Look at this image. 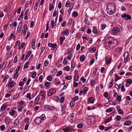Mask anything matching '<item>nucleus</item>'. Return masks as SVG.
Masks as SVG:
<instances>
[{"label": "nucleus", "mask_w": 132, "mask_h": 132, "mask_svg": "<svg viewBox=\"0 0 132 132\" xmlns=\"http://www.w3.org/2000/svg\"><path fill=\"white\" fill-rule=\"evenodd\" d=\"M70 1H69L68 0L66 3V4L65 5V7H68L70 5Z\"/></svg>", "instance_id": "nucleus-40"}, {"label": "nucleus", "mask_w": 132, "mask_h": 132, "mask_svg": "<svg viewBox=\"0 0 132 132\" xmlns=\"http://www.w3.org/2000/svg\"><path fill=\"white\" fill-rule=\"evenodd\" d=\"M75 67V63L74 62L73 64V61H72L71 62V69L72 68H73L72 69V70H73L74 69Z\"/></svg>", "instance_id": "nucleus-32"}, {"label": "nucleus", "mask_w": 132, "mask_h": 132, "mask_svg": "<svg viewBox=\"0 0 132 132\" xmlns=\"http://www.w3.org/2000/svg\"><path fill=\"white\" fill-rule=\"evenodd\" d=\"M64 97H62L60 98V102L61 103H62L64 101Z\"/></svg>", "instance_id": "nucleus-63"}, {"label": "nucleus", "mask_w": 132, "mask_h": 132, "mask_svg": "<svg viewBox=\"0 0 132 132\" xmlns=\"http://www.w3.org/2000/svg\"><path fill=\"white\" fill-rule=\"evenodd\" d=\"M123 56L124 61L123 62L125 64L127 62L129 61L130 60V55H129L128 52H126L125 53Z\"/></svg>", "instance_id": "nucleus-3"}, {"label": "nucleus", "mask_w": 132, "mask_h": 132, "mask_svg": "<svg viewBox=\"0 0 132 132\" xmlns=\"http://www.w3.org/2000/svg\"><path fill=\"white\" fill-rule=\"evenodd\" d=\"M121 17L122 18H124V19L126 20H130L131 19V16L130 15H128L126 13L121 15Z\"/></svg>", "instance_id": "nucleus-5"}, {"label": "nucleus", "mask_w": 132, "mask_h": 132, "mask_svg": "<svg viewBox=\"0 0 132 132\" xmlns=\"http://www.w3.org/2000/svg\"><path fill=\"white\" fill-rule=\"evenodd\" d=\"M107 13L110 15H112L115 13L116 12V8L114 3H109L108 5L106 10Z\"/></svg>", "instance_id": "nucleus-2"}, {"label": "nucleus", "mask_w": 132, "mask_h": 132, "mask_svg": "<svg viewBox=\"0 0 132 132\" xmlns=\"http://www.w3.org/2000/svg\"><path fill=\"white\" fill-rule=\"evenodd\" d=\"M29 64V62H27L25 63L24 66V68L25 69H27L28 68V65Z\"/></svg>", "instance_id": "nucleus-34"}, {"label": "nucleus", "mask_w": 132, "mask_h": 132, "mask_svg": "<svg viewBox=\"0 0 132 132\" xmlns=\"http://www.w3.org/2000/svg\"><path fill=\"white\" fill-rule=\"evenodd\" d=\"M106 45L109 46L111 48H114L117 46L118 42L117 40L112 37L109 38L105 42Z\"/></svg>", "instance_id": "nucleus-1"}, {"label": "nucleus", "mask_w": 132, "mask_h": 132, "mask_svg": "<svg viewBox=\"0 0 132 132\" xmlns=\"http://www.w3.org/2000/svg\"><path fill=\"white\" fill-rule=\"evenodd\" d=\"M31 52L30 51H28L26 54V55L29 57V56L31 54Z\"/></svg>", "instance_id": "nucleus-49"}, {"label": "nucleus", "mask_w": 132, "mask_h": 132, "mask_svg": "<svg viewBox=\"0 0 132 132\" xmlns=\"http://www.w3.org/2000/svg\"><path fill=\"white\" fill-rule=\"evenodd\" d=\"M54 8V6L52 4H50V7L49 8V10L50 11H51L52 9Z\"/></svg>", "instance_id": "nucleus-46"}, {"label": "nucleus", "mask_w": 132, "mask_h": 132, "mask_svg": "<svg viewBox=\"0 0 132 132\" xmlns=\"http://www.w3.org/2000/svg\"><path fill=\"white\" fill-rule=\"evenodd\" d=\"M113 80V79L112 81L109 84V87L110 88H111L112 86Z\"/></svg>", "instance_id": "nucleus-33"}, {"label": "nucleus", "mask_w": 132, "mask_h": 132, "mask_svg": "<svg viewBox=\"0 0 132 132\" xmlns=\"http://www.w3.org/2000/svg\"><path fill=\"white\" fill-rule=\"evenodd\" d=\"M36 73L35 72H34L31 76V77L32 78H34L36 76Z\"/></svg>", "instance_id": "nucleus-48"}, {"label": "nucleus", "mask_w": 132, "mask_h": 132, "mask_svg": "<svg viewBox=\"0 0 132 132\" xmlns=\"http://www.w3.org/2000/svg\"><path fill=\"white\" fill-rule=\"evenodd\" d=\"M65 39V37H61L60 38V44L61 45L63 44V42L64 40Z\"/></svg>", "instance_id": "nucleus-20"}, {"label": "nucleus", "mask_w": 132, "mask_h": 132, "mask_svg": "<svg viewBox=\"0 0 132 132\" xmlns=\"http://www.w3.org/2000/svg\"><path fill=\"white\" fill-rule=\"evenodd\" d=\"M38 2H37L35 4L34 8V9L35 11H36L37 10L38 7Z\"/></svg>", "instance_id": "nucleus-30"}, {"label": "nucleus", "mask_w": 132, "mask_h": 132, "mask_svg": "<svg viewBox=\"0 0 132 132\" xmlns=\"http://www.w3.org/2000/svg\"><path fill=\"white\" fill-rule=\"evenodd\" d=\"M55 22H54V20H52L51 21V27L52 28H53L55 27Z\"/></svg>", "instance_id": "nucleus-31"}, {"label": "nucleus", "mask_w": 132, "mask_h": 132, "mask_svg": "<svg viewBox=\"0 0 132 132\" xmlns=\"http://www.w3.org/2000/svg\"><path fill=\"white\" fill-rule=\"evenodd\" d=\"M56 91V90L55 89H51L48 92V96H50L53 94L55 93Z\"/></svg>", "instance_id": "nucleus-6"}, {"label": "nucleus", "mask_w": 132, "mask_h": 132, "mask_svg": "<svg viewBox=\"0 0 132 132\" xmlns=\"http://www.w3.org/2000/svg\"><path fill=\"white\" fill-rule=\"evenodd\" d=\"M9 38L8 39L9 40H11L13 38L14 39L15 37H14V32L11 33L9 36Z\"/></svg>", "instance_id": "nucleus-16"}, {"label": "nucleus", "mask_w": 132, "mask_h": 132, "mask_svg": "<svg viewBox=\"0 0 132 132\" xmlns=\"http://www.w3.org/2000/svg\"><path fill=\"white\" fill-rule=\"evenodd\" d=\"M34 121L35 123L37 125H39L42 122L39 117L36 118L34 120Z\"/></svg>", "instance_id": "nucleus-9"}, {"label": "nucleus", "mask_w": 132, "mask_h": 132, "mask_svg": "<svg viewBox=\"0 0 132 132\" xmlns=\"http://www.w3.org/2000/svg\"><path fill=\"white\" fill-rule=\"evenodd\" d=\"M15 85V83L13 80L12 81V82H10L8 84V87L12 88L14 85Z\"/></svg>", "instance_id": "nucleus-7"}, {"label": "nucleus", "mask_w": 132, "mask_h": 132, "mask_svg": "<svg viewBox=\"0 0 132 132\" xmlns=\"http://www.w3.org/2000/svg\"><path fill=\"white\" fill-rule=\"evenodd\" d=\"M122 50V48L121 47L119 48L116 49L115 50V52L116 54H118L120 51Z\"/></svg>", "instance_id": "nucleus-18"}, {"label": "nucleus", "mask_w": 132, "mask_h": 132, "mask_svg": "<svg viewBox=\"0 0 132 132\" xmlns=\"http://www.w3.org/2000/svg\"><path fill=\"white\" fill-rule=\"evenodd\" d=\"M19 123V120L18 119H16L14 123L15 125L17 126V125Z\"/></svg>", "instance_id": "nucleus-29"}, {"label": "nucleus", "mask_w": 132, "mask_h": 132, "mask_svg": "<svg viewBox=\"0 0 132 132\" xmlns=\"http://www.w3.org/2000/svg\"><path fill=\"white\" fill-rule=\"evenodd\" d=\"M120 31V29L117 27H114L112 29V33L113 35H116L118 34Z\"/></svg>", "instance_id": "nucleus-4"}, {"label": "nucleus", "mask_w": 132, "mask_h": 132, "mask_svg": "<svg viewBox=\"0 0 132 132\" xmlns=\"http://www.w3.org/2000/svg\"><path fill=\"white\" fill-rule=\"evenodd\" d=\"M80 80L82 81V82L83 83L85 82L86 81V79L83 77H81Z\"/></svg>", "instance_id": "nucleus-57"}, {"label": "nucleus", "mask_w": 132, "mask_h": 132, "mask_svg": "<svg viewBox=\"0 0 132 132\" xmlns=\"http://www.w3.org/2000/svg\"><path fill=\"white\" fill-rule=\"evenodd\" d=\"M64 70H66L68 71H69L70 69V67L69 66H67L65 67H64Z\"/></svg>", "instance_id": "nucleus-60"}, {"label": "nucleus", "mask_w": 132, "mask_h": 132, "mask_svg": "<svg viewBox=\"0 0 132 132\" xmlns=\"http://www.w3.org/2000/svg\"><path fill=\"white\" fill-rule=\"evenodd\" d=\"M65 78L66 80H70L72 79V77L71 76H68L65 77Z\"/></svg>", "instance_id": "nucleus-47"}, {"label": "nucleus", "mask_w": 132, "mask_h": 132, "mask_svg": "<svg viewBox=\"0 0 132 132\" xmlns=\"http://www.w3.org/2000/svg\"><path fill=\"white\" fill-rule=\"evenodd\" d=\"M5 121L7 124H9L11 121V119L9 117H7L6 118Z\"/></svg>", "instance_id": "nucleus-22"}, {"label": "nucleus", "mask_w": 132, "mask_h": 132, "mask_svg": "<svg viewBox=\"0 0 132 132\" xmlns=\"http://www.w3.org/2000/svg\"><path fill=\"white\" fill-rule=\"evenodd\" d=\"M121 90L122 92H124L125 90V89L123 85H122L121 87Z\"/></svg>", "instance_id": "nucleus-55"}, {"label": "nucleus", "mask_w": 132, "mask_h": 132, "mask_svg": "<svg viewBox=\"0 0 132 132\" xmlns=\"http://www.w3.org/2000/svg\"><path fill=\"white\" fill-rule=\"evenodd\" d=\"M85 59V57L84 55H82L80 56V60L81 62H83Z\"/></svg>", "instance_id": "nucleus-19"}, {"label": "nucleus", "mask_w": 132, "mask_h": 132, "mask_svg": "<svg viewBox=\"0 0 132 132\" xmlns=\"http://www.w3.org/2000/svg\"><path fill=\"white\" fill-rule=\"evenodd\" d=\"M57 119V117L54 116L52 118L51 120H52V122H54Z\"/></svg>", "instance_id": "nucleus-28"}, {"label": "nucleus", "mask_w": 132, "mask_h": 132, "mask_svg": "<svg viewBox=\"0 0 132 132\" xmlns=\"http://www.w3.org/2000/svg\"><path fill=\"white\" fill-rule=\"evenodd\" d=\"M95 61L94 59H93L90 62L89 65H91L94 63Z\"/></svg>", "instance_id": "nucleus-62"}, {"label": "nucleus", "mask_w": 132, "mask_h": 132, "mask_svg": "<svg viewBox=\"0 0 132 132\" xmlns=\"http://www.w3.org/2000/svg\"><path fill=\"white\" fill-rule=\"evenodd\" d=\"M63 130L64 131V132H69V131H73L71 129L69 128H64L63 129Z\"/></svg>", "instance_id": "nucleus-14"}, {"label": "nucleus", "mask_w": 132, "mask_h": 132, "mask_svg": "<svg viewBox=\"0 0 132 132\" xmlns=\"http://www.w3.org/2000/svg\"><path fill=\"white\" fill-rule=\"evenodd\" d=\"M31 94L30 93H28L27 95V98H29L30 99H31V97L30 96Z\"/></svg>", "instance_id": "nucleus-58"}, {"label": "nucleus", "mask_w": 132, "mask_h": 132, "mask_svg": "<svg viewBox=\"0 0 132 132\" xmlns=\"http://www.w3.org/2000/svg\"><path fill=\"white\" fill-rule=\"evenodd\" d=\"M15 113V111L14 109H12L10 110L9 112V114L12 116L14 115Z\"/></svg>", "instance_id": "nucleus-17"}, {"label": "nucleus", "mask_w": 132, "mask_h": 132, "mask_svg": "<svg viewBox=\"0 0 132 132\" xmlns=\"http://www.w3.org/2000/svg\"><path fill=\"white\" fill-rule=\"evenodd\" d=\"M106 24H101V29L102 30H104L106 27Z\"/></svg>", "instance_id": "nucleus-38"}, {"label": "nucleus", "mask_w": 132, "mask_h": 132, "mask_svg": "<svg viewBox=\"0 0 132 132\" xmlns=\"http://www.w3.org/2000/svg\"><path fill=\"white\" fill-rule=\"evenodd\" d=\"M92 32L95 34L97 33V29L95 27H93L92 29Z\"/></svg>", "instance_id": "nucleus-23"}, {"label": "nucleus", "mask_w": 132, "mask_h": 132, "mask_svg": "<svg viewBox=\"0 0 132 132\" xmlns=\"http://www.w3.org/2000/svg\"><path fill=\"white\" fill-rule=\"evenodd\" d=\"M20 94V93H18L17 95L16 94L14 96L13 98L14 99L16 100L19 97Z\"/></svg>", "instance_id": "nucleus-41"}, {"label": "nucleus", "mask_w": 132, "mask_h": 132, "mask_svg": "<svg viewBox=\"0 0 132 132\" xmlns=\"http://www.w3.org/2000/svg\"><path fill=\"white\" fill-rule=\"evenodd\" d=\"M72 54L71 53L67 57V59L69 60H71V57L72 56Z\"/></svg>", "instance_id": "nucleus-61"}, {"label": "nucleus", "mask_w": 132, "mask_h": 132, "mask_svg": "<svg viewBox=\"0 0 132 132\" xmlns=\"http://www.w3.org/2000/svg\"><path fill=\"white\" fill-rule=\"evenodd\" d=\"M47 80L49 81H51L52 80V78L51 76H48L47 77Z\"/></svg>", "instance_id": "nucleus-53"}, {"label": "nucleus", "mask_w": 132, "mask_h": 132, "mask_svg": "<svg viewBox=\"0 0 132 132\" xmlns=\"http://www.w3.org/2000/svg\"><path fill=\"white\" fill-rule=\"evenodd\" d=\"M112 59L110 58H109L108 57L106 56L105 57V61L106 64L107 65L110 64L111 63V61Z\"/></svg>", "instance_id": "nucleus-8"}, {"label": "nucleus", "mask_w": 132, "mask_h": 132, "mask_svg": "<svg viewBox=\"0 0 132 132\" xmlns=\"http://www.w3.org/2000/svg\"><path fill=\"white\" fill-rule=\"evenodd\" d=\"M48 46L50 47H51L54 48L57 47V45L56 44V43L53 44L50 43H49L48 44Z\"/></svg>", "instance_id": "nucleus-13"}, {"label": "nucleus", "mask_w": 132, "mask_h": 132, "mask_svg": "<svg viewBox=\"0 0 132 132\" xmlns=\"http://www.w3.org/2000/svg\"><path fill=\"white\" fill-rule=\"evenodd\" d=\"M131 122L130 121H126L124 123V125H125L126 126L129 125L131 124Z\"/></svg>", "instance_id": "nucleus-27"}, {"label": "nucleus", "mask_w": 132, "mask_h": 132, "mask_svg": "<svg viewBox=\"0 0 132 132\" xmlns=\"http://www.w3.org/2000/svg\"><path fill=\"white\" fill-rule=\"evenodd\" d=\"M43 77L42 75H41L40 76L39 78V80L40 82H42Z\"/></svg>", "instance_id": "nucleus-52"}, {"label": "nucleus", "mask_w": 132, "mask_h": 132, "mask_svg": "<svg viewBox=\"0 0 132 132\" xmlns=\"http://www.w3.org/2000/svg\"><path fill=\"white\" fill-rule=\"evenodd\" d=\"M62 72L61 71H59L57 74H56V76H59L62 75Z\"/></svg>", "instance_id": "nucleus-56"}, {"label": "nucleus", "mask_w": 132, "mask_h": 132, "mask_svg": "<svg viewBox=\"0 0 132 132\" xmlns=\"http://www.w3.org/2000/svg\"><path fill=\"white\" fill-rule=\"evenodd\" d=\"M54 83L56 86H58L59 84L60 83V81L57 78H56L55 79Z\"/></svg>", "instance_id": "nucleus-15"}, {"label": "nucleus", "mask_w": 132, "mask_h": 132, "mask_svg": "<svg viewBox=\"0 0 132 132\" xmlns=\"http://www.w3.org/2000/svg\"><path fill=\"white\" fill-rule=\"evenodd\" d=\"M50 84L51 83L50 82L46 81L45 82V85L47 87H48L49 86Z\"/></svg>", "instance_id": "nucleus-26"}, {"label": "nucleus", "mask_w": 132, "mask_h": 132, "mask_svg": "<svg viewBox=\"0 0 132 132\" xmlns=\"http://www.w3.org/2000/svg\"><path fill=\"white\" fill-rule=\"evenodd\" d=\"M29 125V122H27V123L26 125L25 126L24 129L25 130H28Z\"/></svg>", "instance_id": "nucleus-36"}, {"label": "nucleus", "mask_w": 132, "mask_h": 132, "mask_svg": "<svg viewBox=\"0 0 132 132\" xmlns=\"http://www.w3.org/2000/svg\"><path fill=\"white\" fill-rule=\"evenodd\" d=\"M64 36H68L69 34V30L67 29H66L62 33Z\"/></svg>", "instance_id": "nucleus-11"}, {"label": "nucleus", "mask_w": 132, "mask_h": 132, "mask_svg": "<svg viewBox=\"0 0 132 132\" xmlns=\"http://www.w3.org/2000/svg\"><path fill=\"white\" fill-rule=\"evenodd\" d=\"M47 109H49L51 111H52L53 109V106H48L47 107Z\"/></svg>", "instance_id": "nucleus-43"}, {"label": "nucleus", "mask_w": 132, "mask_h": 132, "mask_svg": "<svg viewBox=\"0 0 132 132\" xmlns=\"http://www.w3.org/2000/svg\"><path fill=\"white\" fill-rule=\"evenodd\" d=\"M88 88L86 87H85L83 89V94L85 95L86 93L88 90Z\"/></svg>", "instance_id": "nucleus-25"}, {"label": "nucleus", "mask_w": 132, "mask_h": 132, "mask_svg": "<svg viewBox=\"0 0 132 132\" xmlns=\"http://www.w3.org/2000/svg\"><path fill=\"white\" fill-rule=\"evenodd\" d=\"M113 110V108H108L106 110V111L107 112H109L111 111H112Z\"/></svg>", "instance_id": "nucleus-39"}, {"label": "nucleus", "mask_w": 132, "mask_h": 132, "mask_svg": "<svg viewBox=\"0 0 132 132\" xmlns=\"http://www.w3.org/2000/svg\"><path fill=\"white\" fill-rule=\"evenodd\" d=\"M127 80V82L128 83L130 84L132 83V80H131L130 79H128Z\"/></svg>", "instance_id": "nucleus-64"}, {"label": "nucleus", "mask_w": 132, "mask_h": 132, "mask_svg": "<svg viewBox=\"0 0 132 132\" xmlns=\"http://www.w3.org/2000/svg\"><path fill=\"white\" fill-rule=\"evenodd\" d=\"M112 119V118L110 117L108 118L107 119H105L104 121L105 123H107L109 122Z\"/></svg>", "instance_id": "nucleus-35"}, {"label": "nucleus", "mask_w": 132, "mask_h": 132, "mask_svg": "<svg viewBox=\"0 0 132 132\" xmlns=\"http://www.w3.org/2000/svg\"><path fill=\"white\" fill-rule=\"evenodd\" d=\"M75 114L72 113L71 114V116L69 118L70 120H72L74 118Z\"/></svg>", "instance_id": "nucleus-37"}, {"label": "nucleus", "mask_w": 132, "mask_h": 132, "mask_svg": "<svg viewBox=\"0 0 132 132\" xmlns=\"http://www.w3.org/2000/svg\"><path fill=\"white\" fill-rule=\"evenodd\" d=\"M79 77L77 73H76L74 76V81H77Z\"/></svg>", "instance_id": "nucleus-21"}, {"label": "nucleus", "mask_w": 132, "mask_h": 132, "mask_svg": "<svg viewBox=\"0 0 132 132\" xmlns=\"http://www.w3.org/2000/svg\"><path fill=\"white\" fill-rule=\"evenodd\" d=\"M40 94L42 96L41 99L42 100L44 99L46 96V91H42L40 92Z\"/></svg>", "instance_id": "nucleus-10"}, {"label": "nucleus", "mask_w": 132, "mask_h": 132, "mask_svg": "<svg viewBox=\"0 0 132 132\" xmlns=\"http://www.w3.org/2000/svg\"><path fill=\"white\" fill-rule=\"evenodd\" d=\"M78 98L79 97L78 96H76L72 99V100L74 101H76L77 100Z\"/></svg>", "instance_id": "nucleus-59"}, {"label": "nucleus", "mask_w": 132, "mask_h": 132, "mask_svg": "<svg viewBox=\"0 0 132 132\" xmlns=\"http://www.w3.org/2000/svg\"><path fill=\"white\" fill-rule=\"evenodd\" d=\"M73 14L74 16L76 17L78 15V14L77 12L74 11L73 13Z\"/></svg>", "instance_id": "nucleus-42"}, {"label": "nucleus", "mask_w": 132, "mask_h": 132, "mask_svg": "<svg viewBox=\"0 0 132 132\" xmlns=\"http://www.w3.org/2000/svg\"><path fill=\"white\" fill-rule=\"evenodd\" d=\"M6 107V105L3 104L1 106V109L2 110H4Z\"/></svg>", "instance_id": "nucleus-44"}, {"label": "nucleus", "mask_w": 132, "mask_h": 132, "mask_svg": "<svg viewBox=\"0 0 132 132\" xmlns=\"http://www.w3.org/2000/svg\"><path fill=\"white\" fill-rule=\"evenodd\" d=\"M62 110L64 111L65 109V105L63 104L61 105Z\"/></svg>", "instance_id": "nucleus-51"}, {"label": "nucleus", "mask_w": 132, "mask_h": 132, "mask_svg": "<svg viewBox=\"0 0 132 132\" xmlns=\"http://www.w3.org/2000/svg\"><path fill=\"white\" fill-rule=\"evenodd\" d=\"M115 76L116 77V79L115 80L116 81H117L118 80L120 79L121 78V77H120L118 76L117 74H116L115 75Z\"/></svg>", "instance_id": "nucleus-50"}, {"label": "nucleus", "mask_w": 132, "mask_h": 132, "mask_svg": "<svg viewBox=\"0 0 132 132\" xmlns=\"http://www.w3.org/2000/svg\"><path fill=\"white\" fill-rule=\"evenodd\" d=\"M39 118H40V120L41 121H43L44 119L45 118H46L45 115L44 114H42L40 117H39Z\"/></svg>", "instance_id": "nucleus-24"}, {"label": "nucleus", "mask_w": 132, "mask_h": 132, "mask_svg": "<svg viewBox=\"0 0 132 132\" xmlns=\"http://www.w3.org/2000/svg\"><path fill=\"white\" fill-rule=\"evenodd\" d=\"M24 30H26L27 31L28 29L27 26V24L25 23L24 24V27H23Z\"/></svg>", "instance_id": "nucleus-45"}, {"label": "nucleus", "mask_w": 132, "mask_h": 132, "mask_svg": "<svg viewBox=\"0 0 132 132\" xmlns=\"http://www.w3.org/2000/svg\"><path fill=\"white\" fill-rule=\"evenodd\" d=\"M19 43V44H20V41L19 40H17L15 43V46H14V48H15L18 45V44Z\"/></svg>", "instance_id": "nucleus-54"}, {"label": "nucleus", "mask_w": 132, "mask_h": 132, "mask_svg": "<svg viewBox=\"0 0 132 132\" xmlns=\"http://www.w3.org/2000/svg\"><path fill=\"white\" fill-rule=\"evenodd\" d=\"M95 99L92 97H90L88 98V101L90 103H93L95 101Z\"/></svg>", "instance_id": "nucleus-12"}]
</instances>
